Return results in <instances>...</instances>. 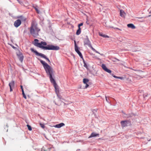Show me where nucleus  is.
<instances>
[{"instance_id": "nucleus-18", "label": "nucleus", "mask_w": 151, "mask_h": 151, "mask_svg": "<svg viewBox=\"0 0 151 151\" xmlns=\"http://www.w3.org/2000/svg\"><path fill=\"white\" fill-rule=\"evenodd\" d=\"M120 16L122 17H124L126 15V14L124 11L122 10H120Z\"/></svg>"}, {"instance_id": "nucleus-29", "label": "nucleus", "mask_w": 151, "mask_h": 151, "mask_svg": "<svg viewBox=\"0 0 151 151\" xmlns=\"http://www.w3.org/2000/svg\"><path fill=\"white\" fill-rule=\"evenodd\" d=\"M83 25V23H82L79 24L78 25V28H79V27H80V26H82Z\"/></svg>"}, {"instance_id": "nucleus-38", "label": "nucleus", "mask_w": 151, "mask_h": 151, "mask_svg": "<svg viewBox=\"0 0 151 151\" xmlns=\"http://www.w3.org/2000/svg\"><path fill=\"white\" fill-rule=\"evenodd\" d=\"M139 21L141 22H143L145 21V20L144 19H142V20H141Z\"/></svg>"}, {"instance_id": "nucleus-16", "label": "nucleus", "mask_w": 151, "mask_h": 151, "mask_svg": "<svg viewBox=\"0 0 151 151\" xmlns=\"http://www.w3.org/2000/svg\"><path fill=\"white\" fill-rule=\"evenodd\" d=\"M65 124L64 123H61L59 124H56L55 126H54V127L57 128H61V127L65 126Z\"/></svg>"}, {"instance_id": "nucleus-10", "label": "nucleus", "mask_w": 151, "mask_h": 151, "mask_svg": "<svg viewBox=\"0 0 151 151\" xmlns=\"http://www.w3.org/2000/svg\"><path fill=\"white\" fill-rule=\"evenodd\" d=\"M74 42H75V51L78 54V55L80 56V57L81 58H83V56L82 55V54L79 50V47L77 45L76 43V42L75 41H74Z\"/></svg>"}, {"instance_id": "nucleus-17", "label": "nucleus", "mask_w": 151, "mask_h": 151, "mask_svg": "<svg viewBox=\"0 0 151 151\" xmlns=\"http://www.w3.org/2000/svg\"><path fill=\"white\" fill-rule=\"evenodd\" d=\"M14 81H12L9 83V86L10 87V90L12 91V88H13L14 86Z\"/></svg>"}, {"instance_id": "nucleus-13", "label": "nucleus", "mask_w": 151, "mask_h": 151, "mask_svg": "<svg viewBox=\"0 0 151 151\" xmlns=\"http://www.w3.org/2000/svg\"><path fill=\"white\" fill-rule=\"evenodd\" d=\"M17 55L20 61L21 62H22L23 59V56L22 53L19 52L18 53H17Z\"/></svg>"}, {"instance_id": "nucleus-35", "label": "nucleus", "mask_w": 151, "mask_h": 151, "mask_svg": "<svg viewBox=\"0 0 151 151\" xmlns=\"http://www.w3.org/2000/svg\"><path fill=\"white\" fill-rule=\"evenodd\" d=\"M106 100L107 101V102H109V101L107 99V97H106Z\"/></svg>"}, {"instance_id": "nucleus-2", "label": "nucleus", "mask_w": 151, "mask_h": 151, "mask_svg": "<svg viewBox=\"0 0 151 151\" xmlns=\"http://www.w3.org/2000/svg\"><path fill=\"white\" fill-rule=\"evenodd\" d=\"M40 29L37 27V23L34 22H32L30 28V33L34 37H36L38 35V32Z\"/></svg>"}, {"instance_id": "nucleus-20", "label": "nucleus", "mask_w": 151, "mask_h": 151, "mask_svg": "<svg viewBox=\"0 0 151 151\" xmlns=\"http://www.w3.org/2000/svg\"><path fill=\"white\" fill-rule=\"evenodd\" d=\"M111 75L114 78H118V79H120L122 80L123 79V78L122 77H117L116 76L114 75L113 74H111Z\"/></svg>"}, {"instance_id": "nucleus-24", "label": "nucleus", "mask_w": 151, "mask_h": 151, "mask_svg": "<svg viewBox=\"0 0 151 151\" xmlns=\"http://www.w3.org/2000/svg\"><path fill=\"white\" fill-rule=\"evenodd\" d=\"M27 127H28V129L29 131H31L32 130V128H31V126L30 125H29L28 124H27Z\"/></svg>"}, {"instance_id": "nucleus-4", "label": "nucleus", "mask_w": 151, "mask_h": 151, "mask_svg": "<svg viewBox=\"0 0 151 151\" xmlns=\"http://www.w3.org/2000/svg\"><path fill=\"white\" fill-rule=\"evenodd\" d=\"M50 78L51 82L53 83L54 85V86L55 87V92L58 96V93L59 92V89L58 86H57L56 83L54 79L53 78L52 76H50Z\"/></svg>"}, {"instance_id": "nucleus-34", "label": "nucleus", "mask_w": 151, "mask_h": 151, "mask_svg": "<svg viewBox=\"0 0 151 151\" xmlns=\"http://www.w3.org/2000/svg\"><path fill=\"white\" fill-rule=\"evenodd\" d=\"M22 95L25 94V93H24V91L23 89H22Z\"/></svg>"}, {"instance_id": "nucleus-9", "label": "nucleus", "mask_w": 151, "mask_h": 151, "mask_svg": "<svg viewBox=\"0 0 151 151\" xmlns=\"http://www.w3.org/2000/svg\"><path fill=\"white\" fill-rule=\"evenodd\" d=\"M74 42H75V51L78 54V55L80 56V57L81 58H83V56L82 55V54L79 50V47L77 45L76 43V42L75 41H74Z\"/></svg>"}, {"instance_id": "nucleus-1", "label": "nucleus", "mask_w": 151, "mask_h": 151, "mask_svg": "<svg viewBox=\"0 0 151 151\" xmlns=\"http://www.w3.org/2000/svg\"><path fill=\"white\" fill-rule=\"evenodd\" d=\"M34 45L40 48L45 50H57L59 49V47L58 46H55L52 45H46L47 43L45 42L42 41L40 43L38 42V40L37 39L34 40Z\"/></svg>"}, {"instance_id": "nucleus-32", "label": "nucleus", "mask_w": 151, "mask_h": 151, "mask_svg": "<svg viewBox=\"0 0 151 151\" xmlns=\"http://www.w3.org/2000/svg\"><path fill=\"white\" fill-rule=\"evenodd\" d=\"M23 97L25 99H27V97L26 96V95H25V94H23Z\"/></svg>"}, {"instance_id": "nucleus-27", "label": "nucleus", "mask_w": 151, "mask_h": 151, "mask_svg": "<svg viewBox=\"0 0 151 151\" xmlns=\"http://www.w3.org/2000/svg\"><path fill=\"white\" fill-rule=\"evenodd\" d=\"M40 125L41 127L42 128H44V127H45V125L43 124H42L41 123H40Z\"/></svg>"}, {"instance_id": "nucleus-33", "label": "nucleus", "mask_w": 151, "mask_h": 151, "mask_svg": "<svg viewBox=\"0 0 151 151\" xmlns=\"http://www.w3.org/2000/svg\"><path fill=\"white\" fill-rule=\"evenodd\" d=\"M52 149V148H48L47 150H45L44 151H50V150Z\"/></svg>"}, {"instance_id": "nucleus-14", "label": "nucleus", "mask_w": 151, "mask_h": 151, "mask_svg": "<svg viewBox=\"0 0 151 151\" xmlns=\"http://www.w3.org/2000/svg\"><path fill=\"white\" fill-rule=\"evenodd\" d=\"M21 24V21L19 19L16 21L14 24V26L16 27H18Z\"/></svg>"}, {"instance_id": "nucleus-11", "label": "nucleus", "mask_w": 151, "mask_h": 151, "mask_svg": "<svg viewBox=\"0 0 151 151\" xmlns=\"http://www.w3.org/2000/svg\"><path fill=\"white\" fill-rule=\"evenodd\" d=\"M74 42H75V51L78 54V55L80 56V57L81 58H83V56L82 55V54L79 50V47L77 45L76 43V42L75 41H74Z\"/></svg>"}, {"instance_id": "nucleus-40", "label": "nucleus", "mask_w": 151, "mask_h": 151, "mask_svg": "<svg viewBox=\"0 0 151 151\" xmlns=\"http://www.w3.org/2000/svg\"><path fill=\"white\" fill-rule=\"evenodd\" d=\"M99 54H100L101 55H102V56H104V54H100L99 52Z\"/></svg>"}, {"instance_id": "nucleus-3", "label": "nucleus", "mask_w": 151, "mask_h": 151, "mask_svg": "<svg viewBox=\"0 0 151 151\" xmlns=\"http://www.w3.org/2000/svg\"><path fill=\"white\" fill-rule=\"evenodd\" d=\"M38 60L42 65L47 74L49 75L50 76H52V68L47 63H46L45 61L39 59Z\"/></svg>"}, {"instance_id": "nucleus-6", "label": "nucleus", "mask_w": 151, "mask_h": 151, "mask_svg": "<svg viewBox=\"0 0 151 151\" xmlns=\"http://www.w3.org/2000/svg\"><path fill=\"white\" fill-rule=\"evenodd\" d=\"M84 43L85 45H87L88 47H90L91 49L94 51L96 52L99 53V52L95 50L91 46V42L88 40V38H87L85 39L84 41Z\"/></svg>"}, {"instance_id": "nucleus-23", "label": "nucleus", "mask_w": 151, "mask_h": 151, "mask_svg": "<svg viewBox=\"0 0 151 151\" xmlns=\"http://www.w3.org/2000/svg\"><path fill=\"white\" fill-rule=\"evenodd\" d=\"M83 83L84 84L87 83L88 82V79L84 78L83 79Z\"/></svg>"}, {"instance_id": "nucleus-22", "label": "nucleus", "mask_w": 151, "mask_h": 151, "mask_svg": "<svg viewBox=\"0 0 151 151\" xmlns=\"http://www.w3.org/2000/svg\"><path fill=\"white\" fill-rule=\"evenodd\" d=\"M99 35L101 36H102L104 37H109L107 35H104L102 34L99 33Z\"/></svg>"}, {"instance_id": "nucleus-41", "label": "nucleus", "mask_w": 151, "mask_h": 151, "mask_svg": "<svg viewBox=\"0 0 151 151\" xmlns=\"http://www.w3.org/2000/svg\"><path fill=\"white\" fill-rule=\"evenodd\" d=\"M137 18H138V19H141V18H142V17H137Z\"/></svg>"}, {"instance_id": "nucleus-39", "label": "nucleus", "mask_w": 151, "mask_h": 151, "mask_svg": "<svg viewBox=\"0 0 151 151\" xmlns=\"http://www.w3.org/2000/svg\"><path fill=\"white\" fill-rule=\"evenodd\" d=\"M20 87H21V89H22H22H23V86H21Z\"/></svg>"}, {"instance_id": "nucleus-21", "label": "nucleus", "mask_w": 151, "mask_h": 151, "mask_svg": "<svg viewBox=\"0 0 151 151\" xmlns=\"http://www.w3.org/2000/svg\"><path fill=\"white\" fill-rule=\"evenodd\" d=\"M81 29L80 27H79L78 28V29L77 30L76 32V34L77 35H79V34H80L81 33Z\"/></svg>"}, {"instance_id": "nucleus-26", "label": "nucleus", "mask_w": 151, "mask_h": 151, "mask_svg": "<svg viewBox=\"0 0 151 151\" xmlns=\"http://www.w3.org/2000/svg\"><path fill=\"white\" fill-rule=\"evenodd\" d=\"M148 94L147 93H145L143 94V97L145 99L146 97L147 96Z\"/></svg>"}, {"instance_id": "nucleus-12", "label": "nucleus", "mask_w": 151, "mask_h": 151, "mask_svg": "<svg viewBox=\"0 0 151 151\" xmlns=\"http://www.w3.org/2000/svg\"><path fill=\"white\" fill-rule=\"evenodd\" d=\"M101 67L105 71L109 73H111V70L109 69H108L105 64H102L101 65Z\"/></svg>"}, {"instance_id": "nucleus-5", "label": "nucleus", "mask_w": 151, "mask_h": 151, "mask_svg": "<svg viewBox=\"0 0 151 151\" xmlns=\"http://www.w3.org/2000/svg\"><path fill=\"white\" fill-rule=\"evenodd\" d=\"M31 50L32 52L35 53L36 55L40 56L41 57L47 60L49 63H50V61L48 58L46 57V56L45 55L42 54L38 53L36 50H35L33 48H31Z\"/></svg>"}, {"instance_id": "nucleus-19", "label": "nucleus", "mask_w": 151, "mask_h": 151, "mask_svg": "<svg viewBox=\"0 0 151 151\" xmlns=\"http://www.w3.org/2000/svg\"><path fill=\"white\" fill-rule=\"evenodd\" d=\"M127 26L128 27L131 28L132 29H134L135 28V27L133 24H127Z\"/></svg>"}, {"instance_id": "nucleus-36", "label": "nucleus", "mask_w": 151, "mask_h": 151, "mask_svg": "<svg viewBox=\"0 0 151 151\" xmlns=\"http://www.w3.org/2000/svg\"><path fill=\"white\" fill-rule=\"evenodd\" d=\"M115 29L116 30L118 29V30H122L121 29H119L118 28H115Z\"/></svg>"}, {"instance_id": "nucleus-30", "label": "nucleus", "mask_w": 151, "mask_h": 151, "mask_svg": "<svg viewBox=\"0 0 151 151\" xmlns=\"http://www.w3.org/2000/svg\"><path fill=\"white\" fill-rule=\"evenodd\" d=\"M83 66H84V67H85L86 68H87V65L85 63H84V64Z\"/></svg>"}, {"instance_id": "nucleus-8", "label": "nucleus", "mask_w": 151, "mask_h": 151, "mask_svg": "<svg viewBox=\"0 0 151 151\" xmlns=\"http://www.w3.org/2000/svg\"><path fill=\"white\" fill-rule=\"evenodd\" d=\"M121 124L122 127L130 126L131 125V122L128 120L121 121Z\"/></svg>"}, {"instance_id": "nucleus-7", "label": "nucleus", "mask_w": 151, "mask_h": 151, "mask_svg": "<svg viewBox=\"0 0 151 151\" xmlns=\"http://www.w3.org/2000/svg\"><path fill=\"white\" fill-rule=\"evenodd\" d=\"M136 71L135 73L137 75V77L136 78L138 79H140L141 78L144 77L145 76L144 75V72L142 71V70H134Z\"/></svg>"}, {"instance_id": "nucleus-15", "label": "nucleus", "mask_w": 151, "mask_h": 151, "mask_svg": "<svg viewBox=\"0 0 151 151\" xmlns=\"http://www.w3.org/2000/svg\"><path fill=\"white\" fill-rule=\"evenodd\" d=\"M99 134L93 132L91 134L90 136L88 137V138H90L91 137H96L97 136L99 137Z\"/></svg>"}, {"instance_id": "nucleus-37", "label": "nucleus", "mask_w": 151, "mask_h": 151, "mask_svg": "<svg viewBox=\"0 0 151 151\" xmlns=\"http://www.w3.org/2000/svg\"><path fill=\"white\" fill-rule=\"evenodd\" d=\"M149 14H150V15H149L148 16V17H151V12H149Z\"/></svg>"}, {"instance_id": "nucleus-31", "label": "nucleus", "mask_w": 151, "mask_h": 151, "mask_svg": "<svg viewBox=\"0 0 151 151\" xmlns=\"http://www.w3.org/2000/svg\"><path fill=\"white\" fill-rule=\"evenodd\" d=\"M85 84H86V86H85L84 88H86L88 86V85L87 83H86Z\"/></svg>"}, {"instance_id": "nucleus-28", "label": "nucleus", "mask_w": 151, "mask_h": 151, "mask_svg": "<svg viewBox=\"0 0 151 151\" xmlns=\"http://www.w3.org/2000/svg\"><path fill=\"white\" fill-rule=\"evenodd\" d=\"M21 17L22 18H21V19H22V21H25L26 18H25L23 17Z\"/></svg>"}, {"instance_id": "nucleus-25", "label": "nucleus", "mask_w": 151, "mask_h": 151, "mask_svg": "<svg viewBox=\"0 0 151 151\" xmlns=\"http://www.w3.org/2000/svg\"><path fill=\"white\" fill-rule=\"evenodd\" d=\"M34 7L35 8V10L37 12V13H39V11L38 10V8H37V7H34Z\"/></svg>"}]
</instances>
